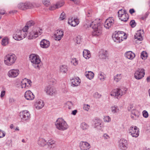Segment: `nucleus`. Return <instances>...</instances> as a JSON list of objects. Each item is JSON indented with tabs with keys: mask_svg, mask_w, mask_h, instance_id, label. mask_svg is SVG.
<instances>
[{
	"mask_svg": "<svg viewBox=\"0 0 150 150\" xmlns=\"http://www.w3.org/2000/svg\"><path fill=\"white\" fill-rule=\"evenodd\" d=\"M54 36L55 40L57 41L60 40L63 37L60 35H57L55 34L54 35Z\"/></svg>",
	"mask_w": 150,
	"mask_h": 150,
	"instance_id": "obj_51",
	"label": "nucleus"
},
{
	"mask_svg": "<svg viewBox=\"0 0 150 150\" xmlns=\"http://www.w3.org/2000/svg\"><path fill=\"white\" fill-rule=\"evenodd\" d=\"M20 116L21 119L25 121L28 120L30 118V112L27 110H24L21 112Z\"/></svg>",
	"mask_w": 150,
	"mask_h": 150,
	"instance_id": "obj_11",
	"label": "nucleus"
},
{
	"mask_svg": "<svg viewBox=\"0 0 150 150\" xmlns=\"http://www.w3.org/2000/svg\"><path fill=\"white\" fill-rule=\"evenodd\" d=\"M144 75V70L143 69H138L135 71L134 76L136 79L139 80L142 78Z\"/></svg>",
	"mask_w": 150,
	"mask_h": 150,
	"instance_id": "obj_9",
	"label": "nucleus"
},
{
	"mask_svg": "<svg viewBox=\"0 0 150 150\" xmlns=\"http://www.w3.org/2000/svg\"><path fill=\"white\" fill-rule=\"evenodd\" d=\"M66 17L65 14L64 12H63L60 15L59 19L60 20H62L65 18Z\"/></svg>",
	"mask_w": 150,
	"mask_h": 150,
	"instance_id": "obj_49",
	"label": "nucleus"
},
{
	"mask_svg": "<svg viewBox=\"0 0 150 150\" xmlns=\"http://www.w3.org/2000/svg\"><path fill=\"white\" fill-rule=\"evenodd\" d=\"M103 137L105 139H109L110 138L109 135L106 133L104 134Z\"/></svg>",
	"mask_w": 150,
	"mask_h": 150,
	"instance_id": "obj_55",
	"label": "nucleus"
},
{
	"mask_svg": "<svg viewBox=\"0 0 150 150\" xmlns=\"http://www.w3.org/2000/svg\"><path fill=\"white\" fill-rule=\"evenodd\" d=\"M38 144L39 146L41 147H44L47 144V141L44 138H40L38 140Z\"/></svg>",
	"mask_w": 150,
	"mask_h": 150,
	"instance_id": "obj_28",
	"label": "nucleus"
},
{
	"mask_svg": "<svg viewBox=\"0 0 150 150\" xmlns=\"http://www.w3.org/2000/svg\"><path fill=\"white\" fill-rule=\"evenodd\" d=\"M45 91L47 95L51 96H54L57 93L56 88L53 86L51 85L45 87Z\"/></svg>",
	"mask_w": 150,
	"mask_h": 150,
	"instance_id": "obj_8",
	"label": "nucleus"
},
{
	"mask_svg": "<svg viewBox=\"0 0 150 150\" xmlns=\"http://www.w3.org/2000/svg\"><path fill=\"white\" fill-rule=\"evenodd\" d=\"M55 125L57 129L61 131L65 130L68 128L66 122L62 118L58 119L55 122Z\"/></svg>",
	"mask_w": 150,
	"mask_h": 150,
	"instance_id": "obj_5",
	"label": "nucleus"
},
{
	"mask_svg": "<svg viewBox=\"0 0 150 150\" xmlns=\"http://www.w3.org/2000/svg\"><path fill=\"white\" fill-rule=\"evenodd\" d=\"M144 33L143 31L141 30L138 31L134 35V38L139 41H142L143 40L142 34Z\"/></svg>",
	"mask_w": 150,
	"mask_h": 150,
	"instance_id": "obj_25",
	"label": "nucleus"
},
{
	"mask_svg": "<svg viewBox=\"0 0 150 150\" xmlns=\"http://www.w3.org/2000/svg\"><path fill=\"white\" fill-rule=\"evenodd\" d=\"M124 34L123 32L119 31L112 35V38L113 40L117 42L120 43L123 41L124 38Z\"/></svg>",
	"mask_w": 150,
	"mask_h": 150,
	"instance_id": "obj_6",
	"label": "nucleus"
},
{
	"mask_svg": "<svg viewBox=\"0 0 150 150\" xmlns=\"http://www.w3.org/2000/svg\"><path fill=\"white\" fill-rule=\"evenodd\" d=\"M114 21L113 18H109L106 19L104 23V27L107 29L111 28L114 23Z\"/></svg>",
	"mask_w": 150,
	"mask_h": 150,
	"instance_id": "obj_15",
	"label": "nucleus"
},
{
	"mask_svg": "<svg viewBox=\"0 0 150 150\" xmlns=\"http://www.w3.org/2000/svg\"><path fill=\"white\" fill-rule=\"evenodd\" d=\"M77 112V110H74L72 111V114L74 115H76V113Z\"/></svg>",
	"mask_w": 150,
	"mask_h": 150,
	"instance_id": "obj_60",
	"label": "nucleus"
},
{
	"mask_svg": "<svg viewBox=\"0 0 150 150\" xmlns=\"http://www.w3.org/2000/svg\"><path fill=\"white\" fill-rule=\"evenodd\" d=\"M25 97L27 100H32L34 99L35 96L30 91L28 90L25 92Z\"/></svg>",
	"mask_w": 150,
	"mask_h": 150,
	"instance_id": "obj_20",
	"label": "nucleus"
},
{
	"mask_svg": "<svg viewBox=\"0 0 150 150\" xmlns=\"http://www.w3.org/2000/svg\"><path fill=\"white\" fill-rule=\"evenodd\" d=\"M147 56V53L144 51L142 52L141 54V57L142 59H145Z\"/></svg>",
	"mask_w": 150,
	"mask_h": 150,
	"instance_id": "obj_43",
	"label": "nucleus"
},
{
	"mask_svg": "<svg viewBox=\"0 0 150 150\" xmlns=\"http://www.w3.org/2000/svg\"><path fill=\"white\" fill-rule=\"evenodd\" d=\"M5 13V11L4 10H3L2 11L0 12V14L1 15H4Z\"/></svg>",
	"mask_w": 150,
	"mask_h": 150,
	"instance_id": "obj_61",
	"label": "nucleus"
},
{
	"mask_svg": "<svg viewBox=\"0 0 150 150\" xmlns=\"http://www.w3.org/2000/svg\"><path fill=\"white\" fill-rule=\"evenodd\" d=\"M64 33V32L62 30L58 29L57 31V32L55 34L57 35H60L61 37H63Z\"/></svg>",
	"mask_w": 150,
	"mask_h": 150,
	"instance_id": "obj_42",
	"label": "nucleus"
},
{
	"mask_svg": "<svg viewBox=\"0 0 150 150\" xmlns=\"http://www.w3.org/2000/svg\"><path fill=\"white\" fill-rule=\"evenodd\" d=\"M94 97L96 98H99L101 97V95L98 92H96L94 95Z\"/></svg>",
	"mask_w": 150,
	"mask_h": 150,
	"instance_id": "obj_53",
	"label": "nucleus"
},
{
	"mask_svg": "<svg viewBox=\"0 0 150 150\" xmlns=\"http://www.w3.org/2000/svg\"><path fill=\"white\" fill-rule=\"evenodd\" d=\"M19 33H20L21 37H23V38H25L27 36L26 33L22 30H18Z\"/></svg>",
	"mask_w": 150,
	"mask_h": 150,
	"instance_id": "obj_46",
	"label": "nucleus"
},
{
	"mask_svg": "<svg viewBox=\"0 0 150 150\" xmlns=\"http://www.w3.org/2000/svg\"><path fill=\"white\" fill-rule=\"evenodd\" d=\"M139 128L136 126H132L129 130V133L133 137H137L139 135Z\"/></svg>",
	"mask_w": 150,
	"mask_h": 150,
	"instance_id": "obj_10",
	"label": "nucleus"
},
{
	"mask_svg": "<svg viewBox=\"0 0 150 150\" xmlns=\"http://www.w3.org/2000/svg\"><path fill=\"white\" fill-rule=\"evenodd\" d=\"M64 4V3L63 1L58 2L55 5H54L53 7H52L50 9L54 10L56 8H59L63 6Z\"/></svg>",
	"mask_w": 150,
	"mask_h": 150,
	"instance_id": "obj_32",
	"label": "nucleus"
},
{
	"mask_svg": "<svg viewBox=\"0 0 150 150\" xmlns=\"http://www.w3.org/2000/svg\"><path fill=\"white\" fill-rule=\"evenodd\" d=\"M8 44V39L7 38H4L2 40L1 44L4 46H5Z\"/></svg>",
	"mask_w": 150,
	"mask_h": 150,
	"instance_id": "obj_39",
	"label": "nucleus"
},
{
	"mask_svg": "<svg viewBox=\"0 0 150 150\" xmlns=\"http://www.w3.org/2000/svg\"><path fill=\"white\" fill-rule=\"evenodd\" d=\"M79 146L81 150H88L91 148L90 144L86 142H81Z\"/></svg>",
	"mask_w": 150,
	"mask_h": 150,
	"instance_id": "obj_17",
	"label": "nucleus"
},
{
	"mask_svg": "<svg viewBox=\"0 0 150 150\" xmlns=\"http://www.w3.org/2000/svg\"><path fill=\"white\" fill-rule=\"evenodd\" d=\"M40 45L41 47L43 48H48L50 45V42L45 39H43L40 42Z\"/></svg>",
	"mask_w": 150,
	"mask_h": 150,
	"instance_id": "obj_24",
	"label": "nucleus"
},
{
	"mask_svg": "<svg viewBox=\"0 0 150 150\" xmlns=\"http://www.w3.org/2000/svg\"><path fill=\"white\" fill-rule=\"evenodd\" d=\"M122 76L121 74H117L114 77L115 81L116 82H119L121 79Z\"/></svg>",
	"mask_w": 150,
	"mask_h": 150,
	"instance_id": "obj_37",
	"label": "nucleus"
},
{
	"mask_svg": "<svg viewBox=\"0 0 150 150\" xmlns=\"http://www.w3.org/2000/svg\"><path fill=\"white\" fill-rule=\"evenodd\" d=\"M15 130L16 131H17V130L19 131V129L18 127H16L15 129Z\"/></svg>",
	"mask_w": 150,
	"mask_h": 150,
	"instance_id": "obj_64",
	"label": "nucleus"
},
{
	"mask_svg": "<svg viewBox=\"0 0 150 150\" xmlns=\"http://www.w3.org/2000/svg\"><path fill=\"white\" fill-rule=\"evenodd\" d=\"M80 83V81L78 77L72 79L71 80V85L73 87L77 86Z\"/></svg>",
	"mask_w": 150,
	"mask_h": 150,
	"instance_id": "obj_27",
	"label": "nucleus"
},
{
	"mask_svg": "<svg viewBox=\"0 0 150 150\" xmlns=\"http://www.w3.org/2000/svg\"><path fill=\"white\" fill-rule=\"evenodd\" d=\"M79 23L78 19L77 18H73V17L69 18L68 21V23L71 26L74 27L77 25Z\"/></svg>",
	"mask_w": 150,
	"mask_h": 150,
	"instance_id": "obj_19",
	"label": "nucleus"
},
{
	"mask_svg": "<svg viewBox=\"0 0 150 150\" xmlns=\"http://www.w3.org/2000/svg\"><path fill=\"white\" fill-rule=\"evenodd\" d=\"M71 62L74 66H76L78 64V60L76 58H73L71 59Z\"/></svg>",
	"mask_w": 150,
	"mask_h": 150,
	"instance_id": "obj_40",
	"label": "nucleus"
},
{
	"mask_svg": "<svg viewBox=\"0 0 150 150\" xmlns=\"http://www.w3.org/2000/svg\"><path fill=\"white\" fill-rule=\"evenodd\" d=\"M83 57L86 59H88L91 57L90 52L88 50H84L83 52Z\"/></svg>",
	"mask_w": 150,
	"mask_h": 150,
	"instance_id": "obj_33",
	"label": "nucleus"
},
{
	"mask_svg": "<svg viewBox=\"0 0 150 150\" xmlns=\"http://www.w3.org/2000/svg\"><path fill=\"white\" fill-rule=\"evenodd\" d=\"M44 105L43 101L40 99L37 100L34 103V106L35 108L38 110L42 108Z\"/></svg>",
	"mask_w": 150,
	"mask_h": 150,
	"instance_id": "obj_18",
	"label": "nucleus"
},
{
	"mask_svg": "<svg viewBox=\"0 0 150 150\" xmlns=\"http://www.w3.org/2000/svg\"><path fill=\"white\" fill-rule=\"evenodd\" d=\"M6 135L5 132L1 129H0V138H3Z\"/></svg>",
	"mask_w": 150,
	"mask_h": 150,
	"instance_id": "obj_50",
	"label": "nucleus"
},
{
	"mask_svg": "<svg viewBox=\"0 0 150 150\" xmlns=\"http://www.w3.org/2000/svg\"><path fill=\"white\" fill-rule=\"evenodd\" d=\"M136 23L134 20H132L130 22V25L132 28L134 27L136 25Z\"/></svg>",
	"mask_w": 150,
	"mask_h": 150,
	"instance_id": "obj_52",
	"label": "nucleus"
},
{
	"mask_svg": "<svg viewBox=\"0 0 150 150\" xmlns=\"http://www.w3.org/2000/svg\"><path fill=\"white\" fill-rule=\"evenodd\" d=\"M20 71L18 69H12L9 70L7 73V75L10 78L16 77L19 74Z\"/></svg>",
	"mask_w": 150,
	"mask_h": 150,
	"instance_id": "obj_12",
	"label": "nucleus"
},
{
	"mask_svg": "<svg viewBox=\"0 0 150 150\" xmlns=\"http://www.w3.org/2000/svg\"><path fill=\"white\" fill-rule=\"evenodd\" d=\"M135 12V10L134 9H130L129 10V12L131 14H132L133 13Z\"/></svg>",
	"mask_w": 150,
	"mask_h": 150,
	"instance_id": "obj_59",
	"label": "nucleus"
},
{
	"mask_svg": "<svg viewBox=\"0 0 150 150\" xmlns=\"http://www.w3.org/2000/svg\"><path fill=\"white\" fill-rule=\"evenodd\" d=\"M43 4L44 5L47 6L50 4V0H42Z\"/></svg>",
	"mask_w": 150,
	"mask_h": 150,
	"instance_id": "obj_45",
	"label": "nucleus"
},
{
	"mask_svg": "<svg viewBox=\"0 0 150 150\" xmlns=\"http://www.w3.org/2000/svg\"><path fill=\"white\" fill-rule=\"evenodd\" d=\"M33 7V4L30 2L20 3L18 5V7L22 10L31 8Z\"/></svg>",
	"mask_w": 150,
	"mask_h": 150,
	"instance_id": "obj_14",
	"label": "nucleus"
},
{
	"mask_svg": "<svg viewBox=\"0 0 150 150\" xmlns=\"http://www.w3.org/2000/svg\"><path fill=\"white\" fill-rule=\"evenodd\" d=\"M60 72L63 73H66L67 71V67L66 65H63L60 67Z\"/></svg>",
	"mask_w": 150,
	"mask_h": 150,
	"instance_id": "obj_35",
	"label": "nucleus"
},
{
	"mask_svg": "<svg viewBox=\"0 0 150 150\" xmlns=\"http://www.w3.org/2000/svg\"><path fill=\"white\" fill-rule=\"evenodd\" d=\"M111 96L115 97L117 99L120 98L123 95L122 91L120 88H117L113 90L111 92Z\"/></svg>",
	"mask_w": 150,
	"mask_h": 150,
	"instance_id": "obj_13",
	"label": "nucleus"
},
{
	"mask_svg": "<svg viewBox=\"0 0 150 150\" xmlns=\"http://www.w3.org/2000/svg\"><path fill=\"white\" fill-rule=\"evenodd\" d=\"M127 141L124 139H121L119 141V146L121 149L125 150L127 148Z\"/></svg>",
	"mask_w": 150,
	"mask_h": 150,
	"instance_id": "obj_21",
	"label": "nucleus"
},
{
	"mask_svg": "<svg viewBox=\"0 0 150 150\" xmlns=\"http://www.w3.org/2000/svg\"><path fill=\"white\" fill-rule=\"evenodd\" d=\"M29 57L34 68L39 70L41 67V60L39 56L37 54H32L30 55Z\"/></svg>",
	"mask_w": 150,
	"mask_h": 150,
	"instance_id": "obj_2",
	"label": "nucleus"
},
{
	"mask_svg": "<svg viewBox=\"0 0 150 150\" xmlns=\"http://www.w3.org/2000/svg\"><path fill=\"white\" fill-rule=\"evenodd\" d=\"M147 80L148 81H150V77H148L147 78Z\"/></svg>",
	"mask_w": 150,
	"mask_h": 150,
	"instance_id": "obj_63",
	"label": "nucleus"
},
{
	"mask_svg": "<svg viewBox=\"0 0 150 150\" xmlns=\"http://www.w3.org/2000/svg\"><path fill=\"white\" fill-rule=\"evenodd\" d=\"M15 101V100L13 98H10L9 99V102L10 103H13Z\"/></svg>",
	"mask_w": 150,
	"mask_h": 150,
	"instance_id": "obj_57",
	"label": "nucleus"
},
{
	"mask_svg": "<svg viewBox=\"0 0 150 150\" xmlns=\"http://www.w3.org/2000/svg\"><path fill=\"white\" fill-rule=\"evenodd\" d=\"M100 58L103 59H105L108 57V53L106 50H103L100 52L99 55Z\"/></svg>",
	"mask_w": 150,
	"mask_h": 150,
	"instance_id": "obj_31",
	"label": "nucleus"
},
{
	"mask_svg": "<svg viewBox=\"0 0 150 150\" xmlns=\"http://www.w3.org/2000/svg\"><path fill=\"white\" fill-rule=\"evenodd\" d=\"M131 117L133 120H137L139 117V114L137 110L135 109L132 110Z\"/></svg>",
	"mask_w": 150,
	"mask_h": 150,
	"instance_id": "obj_23",
	"label": "nucleus"
},
{
	"mask_svg": "<svg viewBox=\"0 0 150 150\" xmlns=\"http://www.w3.org/2000/svg\"><path fill=\"white\" fill-rule=\"evenodd\" d=\"M17 57L15 54L10 53L6 55L4 57V64L8 66L13 65L15 62Z\"/></svg>",
	"mask_w": 150,
	"mask_h": 150,
	"instance_id": "obj_3",
	"label": "nucleus"
},
{
	"mask_svg": "<svg viewBox=\"0 0 150 150\" xmlns=\"http://www.w3.org/2000/svg\"><path fill=\"white\" fill-rule=\"evenodd\" d=\"M110 109L111 112L113 114L117 113L120 111L119 108L117 105H114L113 106L111 107Z\"/></svg>",
	"mask_w": 150,
	"mask_h": 150,
	"instance_id": "obj_34",
	"label": "nucleus"
},
{
	"mask_svg": "<svg viewBox=\"0 0 150 150\" xmlns=\"http://www.w3.org/2000/svg\"><path fill=\"white\" fill-rule=\"evenodd\" d=\"M34 24V22L33 21H30L27 22L26 25L28 26L29 28L33 26Z\"/></svg>",
	"mask_w": 150,
	"mask_h": 150,
	"instance_id": "obj_47",
	"label": "nucleus"
},
{
	"mask_svg": "<svg viewBox=\"0 0 150 150\" xmlns=\"http://www.w3.org/2000/svg\"><path fill=\"white\" fill-rule=\"evenodd\" d=\"M90 106L88 104H84L83 105V109L86 111H88V110L90 109Z\"/></svg>",
	"mask_w": 150,
	"mask_h": 150,
	"instance_id": "obj_48",
	"label": "nucleus"
},
{
	"mask_svg": "<svg viewBox=\"0 0 150 150\" xmlns=\"http://www.w3.org/2000/svg\"><path fill=\"white\" fill-rule=\"evenodd\" d=\"M143 116L146 118H147L148 116V113L146 111L144 110L143 112Z\"/></svg>",
	"mask_w": 150,
	"mask_h": 150,
	"instance_id": "obj_54",
	"label": "nucleus"
},
{
	"mask_svg": "<svg viewBox=\"0 0 150 150\" xmlns=\"http://www.w3.org/2000/svg\"><path fill=\"white\" fill-rule=\"evenodd\" d=\"M88 73L86 75V77L89 79H91L93 78L94 76V73L91 71H88Z\"/></svg>",
	"mask_w": 150,
	"mask_h": 150,
	"instance_id": "obj_36",
	"label": "nucleus"
},
{
	"mask_svg": "<svg viewBox=\"0 0 150 150\" xmlns=\"http://www.w3.org/2000/svg\"><path fill=\"white\" fill-rule=\"evenodd\" d=\"M87 26L88 28L90 27L93 29L92 34L93 36L97 37L101 35L102 32V27L99 19H95Z\"/></svg>",
	"mask_w": 150,
	"mask_h": 150,
	"instance_id": "obj_1",
	"label": "nucleus"
},
{
	"mask_svg": "<svg viewBox=\"0 0 150 150\" xmlns=\"http://www.w3.org/2000/svg\"><path fill=\"white\" fill-rule=\"evenodd\" d=\"M81 127L83 130H86L88 128V126L86 123L83 122L81 123Z\"/></svg>",
	"mask_w": 150,
	"mask_h": 150,
	"instance_id": "obj_44",
	"label": "nucleus"
},
{
	"mask_svg": "<svg viewBox=\"0 0 150 150\" xmlns=\"http://www.w3.org/2000/svg\"><path fill=\"white\" fill-rule=\"evenodd\" d=\"M125 55L127 58L130 59H132L135 56L134 54L131 51L127 52L125 53Z\"/></svg>",
	"mask_w": 150,
	"mask_h": 150,
	"instance_id": "obj_30",
	"label": "nucleus"
},
{
	"mask_svg": "<svg viewBox=\"0 0 150 150\" xmlns=\"http://www.w3.org/2000/svg\"><path fill=\"white\" fill-rule=\"evenodd\" d=\"M20 33L19 31H17L15 34L13 35V38L15 40H20L23 38V37H21Z\"/></svg>",
	"mask_w": 150,
	"mask_h": 150,
	"instance_id": "obj_29",
	"label": "nucleus"
},
{
	"mask_svg": "<svg viewBox=\"0 0 150 150\" xmlns=\"http://www.w3.org/2000/svg\"><path fill=\"white\" fill-rule=\"evenodd\" d=\"M47 144L49 148L50 149H53L57 146L56 141L52 139L48 140V142H47Z\"/></svg>",
	"mask_w": 150,
	"mask_h": 150,
	"instance_id": "obj_22",
	"label": "nucleus"
},
{
	"mask_svg": "<svg viewBox=\"0 0 150 150\" xmlns=\"http://www.w3.org/2000/svg\"><path fill=\"white\" fill-rule=\"evenodd\" d=\"M42 33V30L40 28H34L30 32L28 38L29 39H35L40 35Z\"/></svg>",
	"mask_w": 150,
	"mask_h": 150,
	"instance_id": "obj_4",
	"label": "nucleus"
},
{
	"mask_svg": "<svg viewBox=\"0 0 150 150\" xmlns=\"http://www.w3.org/2000/svg\"><path fill=\"white\" fill-rule=\"evenodd\" d=\"M71 1H73L75 3L77 4V0H70Z\"/></svg>",
	"mask_w": 150,
	"mask_h": 150,
	"instance_id": "obj_62",
	"label": "nucleus"
},
{
	"mask_svg": "<svg viewBox=\"0 0 150 150\" xmlns=\"http://www.w3.org/2000/svg\"><path fill=\"white\" fill-rule=\"evenodd\" d=\"M103 120L105 122H110L111 121V119L109 116L105 115L104 116Z\"/></svg>",
	"mask_w": 150,
	"mask_h": 150,
	"instance_id": "obj_41",
	"label": "nucleus"
},
{
	"mask_svg": "<svg viewBox=\"0 0 150 150\" xmlns=\"http://www.w3.org/2000/svg\"><path fill=\"white\" fill-rule=\"evenodd\" d=\"M98 78L100 81H103L106 78V76L103 73L100 72L98 74Z\"/></svg>",
	"mask_w": 150,
	"mask_h": 150,
	"instance_id": "obj_38",
	"label": "nucleus"
},
{
	"mask_svg": "<svg viewBox=\"0 0 150 150\" xmlns=\"http://www.w3.org/2000/svg\"><path fill=\"white\" fill-rule=\"evenodd\" d=\"M118 16L121 21L124 22L127 21L129 18V16L125 10L121 9L118 12Z\"/></svg>",
	"mask_w": 150,
	"mask_h": 150,
	"instance_id": "obj_7",
	"label": "nucleus"
},
{
	"mask_svg": "<svg viewBox=\"0 0 150 150\" xmlns=\"http://www.w3.org/2000/svg\"><path fill=\"white\" fill-rule=\"evenodd\" d=\"M95 127L99 129H101L103 127V123L100 120H96L95 123Z\"/></svg>",
	"mask_w": 150,
	"mask_h": 150,
	"instance_id": "obj_26",
	"label": "nucleus"
},
{
	"mask_svg": "<svg viewBox=\"0 0 150 150\" xmlns=\"http://www.w3.org/2000/svg\"><path fill=\"white\" fill-rule=\"evenodd\" d=\"M29 28L28 26L26 25L23 28L22 30H21L26 33L28 30Z\"/></svg>",
	"mask_w": 150,
	"mask_h": 150,
	"instance_id": "obj_56",
	"label": "nucleus"
},
{
	"mask_svg": "<svg viewBox=\"0 0 150 150\" xmlns=\"http://www.w3.org/2000/svg\"><path fill=\"white\" fill-rule=\"evenodd\" d=\"M5 91H2L0 95V97L1 98H2L5 96Z\"/></svg>",
	"mask_w": 150,
	"mask_h": 150,
	"instance_id": "obj_58",
	"label": "nucleus"
},
{
	"mask_svg": "<svg viewBox=\"0 0 150 150\" xmlns=\"http://www.w3.org/2000/svg\"><path fill=\"white\" fill-rule=\"evenodd\" d=\"M31 83V82L30 80L27 79H23L21 82V88L27 89L28 87L30 86Z\"/></svg>",
	"mask_w": 150,
	"mask_h": 150,
	"instance_id": "obj_16",
	"label": "nucleus"
}]
</instances>
